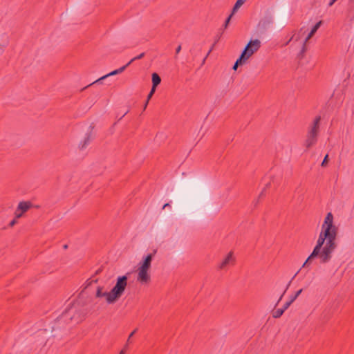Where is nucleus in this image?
<instances>
[{"label":"nucleus","mask_w":354,"mask_h":354,"mask_svg":"<svg viewBox=\"0 0 354 354\" xmlns=\"http://www.w3.org/2000/svg\"><path fill=\"white\" fill-rule=\"evenodd\" d=\"M337 227L333 223L332 213L328 212L322 225L316 245L302 267H308L315 257L319 259L321 263H328L331 259L332 254L337 248Z\"/></svg>","instance_id":"obj_1"},{"label":"nucleus","mask_w":354,"mask_h":354,"mask_svg":"<svg viewBox=\"0 0 354 354\" xmlns=\"http://www.w3.org/2000/svg\"><path fill=\"white\" fill-rule=\"evenodd\" d=\"M153 257V254H149L147 255L143 260L140 262L138 268L150 270Z\"/></svg>","instance_id":"obj_11"},{"label":"nucleus","mask_w":354,"mask_h":354,"mask_svg":"<svg viewBox=\"0 0 354 354\" xmlns=\"http://www.w3.org/2000/svg\"><path fill=\"white\" fill-rule=\"evenodd\" d=\"M103 290V288L102 287H97V290H96V294H95V296L96 297H105V299H106V301L107 302V304H114V300H113L112 297H109V294H110V291L109 292H103L102 291Z\"/></svg>","instance_id":"obj_10"},{"label":"nucleus","mask_w":354,"mask_h":354,"mask_svg":"<svg viewBox=\"0 0 354 354\" xmlns=\"http://www.w3.org/2000/svg\"><path fill=\"white\" fill-rule=\"evenodd\" d=\"M302 292V289L299 290L294 296H292L290 299L291 301H294L297 297Z\"/></svg>","instance_id":"obj_23"},{"label":"nucleus","mask_w":354,"mask_h":354,"mask_svg":"<svg viewBox=\"0 0 354 354\" xmlns=\"http://www.w3.org/2000/svg\"><path fill=\"white\" fill-rule=\"evenodd\" d=\"M148 103H149V102H147V100L145 104H144V110L147 108Z\"/></svg>","instance_id":"obj_33"},{"label":"nucleus","mask_w":354,"mask_h":354,"mask_svg":"<svg viewBox=\"0 0 354 354\" xmlns=\"http://www.w3.org/2000/svg\"><path fill=\"white\" fill-rule=\"evenodd\" d=\"M247 62L245 61V60H241L239 61V58L236 60V62H235L234 65L233 66V69L235 71L236 70L237 67L239 65H243L244 64H245Z\"/></svg>","instance_id":"obj_20"},{"label":"nucleus","mask_w":354,"mask_h":354,"mask_svg":"<svg viewBox=\"0 0 354 354\" xmlns=\"http://www.w3.org/2000/svg\"><path fill=\"white\" fill-rule=\"evenodd\" d=\"M328 155H326V156L324 157L321 165L322 167H325L327 164V161H328Z\"/></svg>","instance_id":"obj_26"},{"label":"nucleus","mask_w":354,"mask_h":354,"mask_svg":"<svg viewBox=\"0 0 354 354\" xmlns=\"http://www.w3.org/2000/svg\"><path fill=\"white\" fill-rule=\"evenodd\" d=\"M180 50H181V46H178L176 48V53H180Z\"/></svg>","instance_id":"obj_30"},{"label":"nucleus","mask_w":354,"mask_h":354,"mask_svg":"<svg viewBox=\"0 0 354 354\" xmlns=\"http://www.w3.org/2000/svg\"><path fill=\"white\" fill-rule=\"evenodd\" d=\"M135 60L133 59V58H132L129 62H128V63L125 66H127V67L128 66H129Z\"/></svg>","instance_id":"obj_31"},{"label":"nucleus","mask_w":354,"mask_h":354,"mask_svg":"<svg viewBox=\"0 0 354 354\" xmlns=\"http://www.w3.org/2000/svg\"><path fill=\"white\" fill-rule=\"evenodd\" d=\"M169 206H170V205H169V203H166V204H165V205H163V207H162V208H163V209H165V207H169Z\"/></svg>","instance_id":"obj_34"},{"label":"nucleus","mask_w":354,"mask_h":354,"mask_svg":"<svg viewBox=\"0 0 354 354\" xmlns=\"http://www.w3.org/2000/svg\"><path fill=\"white\" fill-rule=\"evenodd\" d=\"M321 121V117L317 116L313 124L310 126V133H317L319 131V124Z\"/></svg>","instance_id":"obj_14"},{"label":"nucleus","mask_w":354,"mask_h":354,"mask_svg":"<svg viewBox=\"0 0 354 354\" xmlns=\"http://www.w3.org/2000/svg\"><path fill=\"white\" fill-rule=\"evenodd\" d=\"M285 292H286V290H285V291L283 292V293L281 295V297H279V300H278V302H277V303H279V302L281 300V299H282V297H283V295H284V293H285Z\"/></svg>","instance_id":"obj_32"},{"label":"nucleus","mask_w":354,"mask_h":354,"mask_svg":"<svg viewBox=\"0 0 354 354\" xmlns=\"http://www.w3.org/2000/svg\"><path fill=\"white\" fill-rule=\"evenodd\" d=\"M151 80H152V87L156 88V86L160 84L161 82V79L160 76L156 73H153L151 75Z\"/></svg>","instance_id":"obj_17"},{"label":"nucleus","mask_w":354,"mask_h":354,"mask_svg":"<svg viewBox=\"0 0 354 354\" xmlns=\"http://www.w3.org/2000/svg\"><path fill=\"white\" fill-rule=\"evenodd\" d=\"M302 32H303V28H301L298 32L295 33L292 36V37L286 42V45L290 44L291 41H293V42H297L299 46H301V41H302V40H301V38L303 35Z\"/></svg>","instance_id":"obj_12"},{"label":"nucleus","mask_w":354,"mask_h":354,"mask_svg":"<svg viewBox=\"0 0 354 354\" xmlns=\"http://www.w3.org/2000/svg\"><path fill=\"white\" fill-rule=\"evenodd\" d=\"M322 21H319L317 22L311 29L310 32L308 34L306 37L301 41V53H304L306 51V46L308 41L315 35V33L317 32V30L319 29L322 24Z\"/></svg>","instance_id":"obj_7"},{"label":"nucleus","mask_w":354,"mask_h":354,"mask_svg":"<svg viewBox=\"0 0 354 354\" xmlns=\"http://www.w3.org/2000/svg\"><path fill=\"white\" fill-rule=\"evenodd\" d=\"M263 194V192L261 193L260 196H261Z\"/></svg>","instance_id":"obj_36"},{"label":"nucleus","mask_w":354,"mask_h":354,"mask_svg":"<svg viewBox=\"0 0 354 354\" xmlns=\"http://www.w3.org/2000/svg\"><path fill=\"white\" fill-rule=\"evenodd\" d=\"M128 277L127 275L119 276L116 283L110 291L109 297L115 302L124 293L127 286Z\"/></svg>","instance_id":"obj_2"},{"label":"nucleus","mask_w":354,"mask_h":354,"mask_svg":"<svg viewBox=\"0 0 354 354\" xmlns=\"http://www.w3.org/2000/svg\"><path fill=\"white\" fill-rule=\"evenodd\" d=\"M292 303V301H291V300H290L289 301L286 302L285 304H284V306L283 308H282L283 309H284V311L290 306V304Z\"/></svg>","instance_id":"obj_27"},{"label":"nucleus","mask_w":354,"mask_h":354,"mask_svg":"<svg viewBox=\"0 0 354 354\" xmlns=\"http://www.w3.org/2000/svg\"><path fill=\"white\" fill-rule=\"evenodd\" d=\"M284 313V309L279 308L273 311L272 317L274 318L280 317Z\"/></svg>","instance_id":"obj_19"},{"label":"nucleus","mask_w":354,"mask_h":354,"mask_svg":"<svg viewBox=\"0 0 354 354\" xmlns=\"http://www.w3.org/2000/svg\"><path fill=\"white\" fill-rule=\"evenodd\" d=\"M261 47V41L258 39L250 40L246 45L245 48L243 50L241 56L239 57V61L245 60L248 61V59Z\"/></svg>","instance_id":"obj_3"},{"label":"nucleus","mask_w":354,"mask_h":354,"mask_svg":"<svg viewBox=\"0 0 354 354\" xmlns=\"http://www.w3.org/2000/svg\"><path fill=\"white\" fill-rule=\"evenodd\" d=\"M91 140V137L90 134H81L80 137L76 138L78 147L81 149L86 147Z\"/></svg>","instance_id":"obj_9"},{"label":"nucleus","mask_w":354,"mask_h":354,"mask_svg":"<svg viewBox=\"0 0 354 354\" xmlns=\"http://www.w3.org/2000/svg\"><path fill=\"white\" fill-rule=\"evenodd\" d=\"M155 91H156V88L152 87L149 93L147 95V102H149L150 100V99L153 96V93H155Z\"/></svg>","instance_id":"obj_22"},{"label":"nucleus","mask_w":354,"mask_h":354,"mask_svg":"<svg viewBox=\"0 0 354 354\" xmlns=\"http://www.w3.org/2000/svg\"><path fill=\"white\" fill-rule=\"evenodd\" d=\"M32 206V203L30 201L19 202L15 211V216L16 218L22 217L24 214L27 212Z\"/></svg>","instance_id":"obj_5"},{"label":"nucleus","mask_w":354,"mask_h":354,"mask_svg":"<svg viewBox=\"0 0 354 354\" xmlns=\"http://www.w3.org/2000/svg\"><path fill=\"white\" fill-rule=\"evenodd\" d=\"M126 68H127V66H123L118 68L117 71H118V73L120 74V73H122L126 69Z\"/></svg>","instance_id":"obj_28"},{"label":"nucleus","mask_w":354,"mask_h":354,"mask_svg":"<svg viewBox=\"0 0 354 354\" xmlns=\"http://www.w3.org/2000/svg\"><path fill=\"white\" fill-rule=\"evenodd\" d=\"M289 285H290V283H288V285H287V288L289 287Z\"/></svg>","instance_id":"obj_38"},{"label":"nucleus","mask_w":354,"mask_h":354,"mask_svg":"<svg viewBox=\"0 0 354 354\" xmlns=\"http://www.w3.org/2000/svg\"><path fill=\"white\" fill-rule=\"evenodd\" d=\"M317 134H310L309 136L307 138V139L305 141V146L307 148H310L313 147L317 140Z\"/></svg>","instance_id":"obj_15"},{"label":"nucleus","mask_w":354,"mask_h":354,"mask_svg":"<svg viewBox=\"0 0 354 354\" xmlns=\"http://www.w3.org/2000/svg\"><path fill=\"white\" fill-rule=\"evenodd\" d=\"M289 285H290V283H288V285H287V288L289 287Z\"/></svg>","instance_id":"obj_37"},{"label":"nucleus","mask_w":354,"mask_h":354,"mask_svg":"<svg viewBox=\"0 0 354 354\" xmlns=\"http://www.w3.org/2000/svg\"><path fill=\"white\" fill-rule=\"evenodd\" d=\"M17 219L18 218H16V217L15 216L14 219L10 222L9 226L11 227H13L17 223Z\"/></svg>","instance_id":"obj_25"},{"label":"nucleus","mask_w":354,"mask_h":354,"mask_svg":"<svg viewBox=\"0 0 354 354\" xmlns=\"http://www.w3.org/2000/svg\"><path fill=\"white\" fill-rule=\"evenodd\" d=\"M247 0H236L234 7L233 12H236Z\"/></svg>","instance_id":"obj_18"},{"label":"nucleus","mask_w":354,"mask_h":354,"mask_svg":"<svg viewBox=\"0 0 354 354\" xmlns=\"http://www.w3.org/2000/svg\"><path fill=\"white\" fill-rule=\"evenodd\" d=\"M273 23L272 17L270 15L263 17L258 24V28L260 30H267Z\"/></svg>","instance_id":"obj_8"},{"label":"nucleus","mask_w":354,"mask_h":354,"mask_svg":"<svg viewBox=\"0 0 354 354\" xmlns=\"http://www.w3.org/2000/svg\"><path fill=\"white\" fill-rule=\"evenodd\" d=\"M234 13H235V12H232V14L228 17V18L226 19L225 23V25H224L225 28H227V26H228V24H229V23H230V19H231L232 16Z\"/></svg>","instance_id":"obj_24"},{"label":"nucleus","mask_w":354,"mask_h":354,"mask_svg":"<svg viewBox=\"0 0 354 354\" xmlns=\"http://www.w3.org/2000/svg\"><path fill=\"white\" fill-rule=\"evenodd\" d=\"M119 74L117 69L116 70H114L113 71H111V73L101 77L100 78L97 79V80L94 81L93 83H91V84H89L88 86H91V85H93L94 84H96V83H98V82H100L102 80H105L106 78H107L108 77H110V76H113V75H118Z\"/></svg>","instance_id":"obj_16"},{"label":"nucleus","mask_w":354,"mask_h":354,"mask_svg":"<svg viewBox=\"0 0 354 354\" xmlns=\"http://www.w3.org/2000/svg\"><path fill=\"white\" fill-rule=\"evenodd\" d=\"M75 311V309L73 307L69 308L67 309L65 313H64L63 316L64 317H67L69 316L71 313H73Z\"/></svg>","instance_id":"obj_21"},{"label":"nucleus","mask_w":354,"mask_h":354,"mask_svg":"<svg viewBox=\"0 0 354 354\" xmlns=\"http://www.w3.org/2000/svg\"><path fill=\"white\" fill-rule=\"evenodd\" d=\"M136 331H137V329H135L133 331H132L130 333V335H129L128 339L126 342V344L124 345L123 348L120 351L119 354H125L127 351L129 349V344H131L132 342L131 339L133 336V335L136 333Z\"/></svg>","instance_id":"obj_13"},{"label":"nucleus","mask_w":354,"mask_h":354,"mask_svg":"<svg viewBox=\"0 0 354 354\" xmlns=\"http://www.w3.org/2000/svg\"><path fill=\"white\" fill-rule=\"evenodd\" d=\"M236 261L234 253L232 252H228L226 256L218 264L217 268L220 270H226L230 266L234 265Z\"/></svg>","instance_id":"obj_4"},{"label":"nucleus","mask_w":354,"mask_h":354,"mask_svg":"<svg viewBox=\"0 0 354 354\" xmlns=\"http://www.w3.org/2000/svg\"><path fill=\"white\" fill-rule=\"evenodd\" d=\"M138 276L137 281L142 284H147L150 281L151 277L149 274V270L138 268Z\"/></svg>","instance_id":"obj_6"},{"label":"nucleus","mask_w":354,"mask_h":354,"mask_svg":"<svg viewBox=\"0 0 354 354\" xmlns=\"http://www.w3.org/2000/svg\"><path fill=\"white\" fill-rule=\"evenodd\" d=\"M129 112V111L127 110L126 112H124L120 117V118H123L127 113Z\"/></svg>","instance_id":"obj_35"},{"label":"nucleus","mask_w":354,"mask_h":354,"mask_svg":"<svg viewBox=\"0 0 354 354\" xmlns=\"http://www.w3.org/2000/svg\"><path fill=\"white\" fill-rule=\"evenodd\" d=\"M144 55H145V53H140L139 55H138V56H136V57H133V59H134V60L140 59L142 58V57H144Z\"/></svg>","instance_id":"obj_29"}]
</instances>
